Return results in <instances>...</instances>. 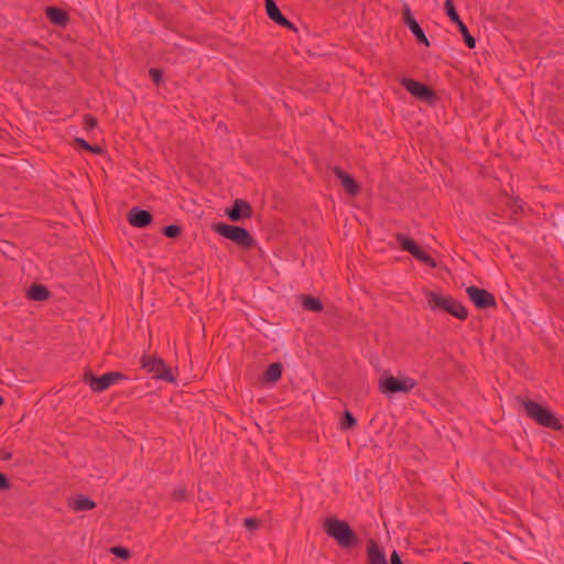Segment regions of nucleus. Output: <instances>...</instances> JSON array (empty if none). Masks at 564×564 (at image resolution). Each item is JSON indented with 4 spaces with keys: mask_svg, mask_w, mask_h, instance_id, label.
Listing matches in <instances>:
<instances>
[{
    "mask_svg": "<svg viewBox=\"0 0 564 564\" xmlns=\"http://www.w3.org/2000/svg\"><path fill=\"white\" fill-rule=\"evenodd\" d=\"M425 300L431 311L446 312L460 321H465L468 317L467 308L452 296H446L440 292L426 291Z\"/></svg>",
    "mask_w": 564,
    "mask_h": 564,
    "instance_id": "f257e3e1",
    "label": "nucleus"
},
{
    "mask_svg": "<svg viewBox=\"0 0 564 564\" xmlns=\"http://www.w3.org/2000/svg\"><path fill=\"white\" fill-rule=\"evenodd\" d=\"M324 530L326 534L336 540L341 547H351L357 542L355 532L344 520L328 518L325 520Z\"/></svg>",
    "mask_w": 564,
    "mask_h": 564,
    "instance_id": "f03ea898",
    "label": "nucleus"
},
{
    "mask_svg": "<svg viewBox=\"0 0 564 564\" xmlns=\"http://www.w3.org/2000/svg\"><path fill=\"white\" fill-rule=\"evenodd\" d=\"M213 230L219 236L235 242L242 249L248 250L256 245V240L251 234L242 227L228 225L225 223H217L213 225Z\"/></svg>",
    "mask_w": 564,
    "mask_h": 564,
    "instance_id": "7ed1b4c3",
    "label": "nucleus"
},
{
    "mask_svg": "<svg viewBox=\"0 0 564 564\" xmlns=\"http://www.w3.org/2000/svg\"><path fill=\"white\" fill-rule=\"evenodd\" d=\"M522 404L527 415L535 421L539 425L552 429L554 431L562 430L563 426L560 420L547 408L531 400H523Z\"/></svg>",
    "mask_w": 564,
    "mask_h": 564,
    "instance_id": "20e7f679",
    "label": "nucleus"
},
{
    "mask_svg": "<svg viewBox=\"0 0 564 564\" xmlns=\"http://www.w3.org/2000/svg\"><path fill=\"white\" fill-rule=\"evenodd\" d=\"M378 386L381 393L390 395L394 393H408L417 386V382L408 376L394 377L392 375H383L379 379Z\"/></svg>",
    "mask_w": 564,
    "mask_h": 564,
    "instance_id": "39448f33",
    "label": "nucleus"
},
{
    "mask_svg": "<svg viewBox=\"0 0 564 564\" xmlns=\"http://www.w3.org/2000/svg\"><path fill=\"white\" fill-rule=\"evenodd\" d=\"M126 379V376L119 371H110L100 377L94 376L91 372H85L84 382L94 391L102 392L109 387L116 384L120 380Z\"/></svg>",
    "mask_w": 564,
    "mask_h": 564,
    "instance_id": "423d86ee",
    "label": "nucleus"
},
{
    "mask_svg": "<svg viewBox=\"0 0 564 564\" xmlns=\"http://www.w3.org/2000/svg\"><path fill=\"white\" fill-rule=\"evenodd\" d=\"M395 239L402 250L408 251L415 259H417L419 261L423 262L424 264H426L431 268L436 267L435 260L430 254H427L424 250H422L421 247L417 246L413 239H411L410 237H408L403 234H398L395 236Z\"/></svg>",
    "mask_w": 564,
    "mask_h": 564,
    "instance_id": "0eeeda50",
    "label": "nucleus"
},
{
    "mask_svg": "<svg viewBox=\"0 0 564 564\" xmlns=\"http://www.w3.org/2000/svg\"><path fill=\"white\" fill-rule=\"evenodd\" d=\"M395 239L402 250L408 251L415 259H417L419 261L423 262L424 264H426L431 268L436 267L435 260L430 254H427L424 250H422L421 247L417 246L413 239H411L410 237H408L403 234H398L395 236Z\"/></svg>",
    "mask_w": 564,
    "mask_h": 564,
    "instance_id": "6e6552de",
    "label": "nucleus"
},
{
    "mask_svg": "<svg viewBox=\"0 0 564 564\" xmlns=\"http://www.w3.org/2000/svg\"><path fill=\"white\" fill-rule=\"evenodd\" d=\"M468 299L479 310L495 308L497 301L495 295L485 289H480L474 285L466 288Z\"/></svg>",
    "mask_w": 564,
    "mask_h": 564,
    "instance_id": "1a4fd4ad",
    "label": "nucleus"
},
{
    "mask_svg": "<svg viewBox=\"0 0 564 564\" xmlns=\"http://www.w3.org/2000/svg\"><path fill=\"white\" fill-rule=\"evenodd\" d=\"M141 365L144 369L153 373V376L159 379H163L170 382H173L175 380L171 369L160 358L143 356L141 359Z\"/></svg>",
    "mask_w": 564,
    "mask_h": 564,
    "instance_id": "9d476101",
    "label": "nucleus"
},
{
    "mask_svg": "<svg viewBox=\"0 0 564 564\" xmlns=\"http://www.w3.org/2000/svg\"><path fill=\"white\" fill-rule=\"evenodd\" d=\"M402 86L420 100H431L435 97L434 91L426 85L410 78L401 80Z\"/></svg>",
    "mask_w": 564,
    "mask_h": 564,
    "instance_id": "9b49d317",
    "label": "nucleus"
},
{
    "mask_svg": "<svg viewBox=\"0 0 564 564\" xmlns=\"http://www.w3.org/2000/svg\"><path fill=\"white\" fill-rule=\"evenodd\" d=\"M226 215L230 220L239 221L241 219L251 218L252 208L247 200L236 199L232 207L226 212Z\"/></svg>",
    "mask_w": 564,
    "mask_h": 564,
    "instance_id": "f8f14e48",
    "label": "nucleus"
},
{
    "mask_svg": "<svg viewBox=\"0 0 564 564\" xmlns=\"http://www.w3.org/2000/svg\"><path fill=\"white\" fill-rule=\"evenodd\" d=\"M403 21L411 30V32L415 35L416 41L419 43L424 44L425 46H430L429 39L424 34L422 28L419 25L414 17L412 15L411 10L408 6H405L403 10Z\"/></svg>",
    "mask_w": 564,
    "mask_h": 564,
    "instance_id": "ddd939ff",
    "label": "nucleus"
},
{
    "mask_svg": "<svg viewBox=\"0 0 564 564\" xmlns=\"http://www.w3.org/2000/svg\"><path fill=\"white\" fill-rule=\"evenodd\" d=\"M265 10L268 17L276 24L284 26L291 31H296L295 25L280 12L278 6L273 0H265Z\"/></svg>",
    "mask_w": 564,
    "mask_h": 564,
    "instance_id": "4468645a",
    "label": "nucleus"
},
{
    "mask_svg": "<svg viewBox=\"0 0 564 564\" xmlns=\"http://www.w3.org/2000/svg\"><path fill=\"white\" fill-rule=\"evenodd\" d=\"M333 173L337 176V178L340 181V184L343 185L344 189L352 197H355L359 191L360 186L358 183L354 180V177L346 172H344L340 167L335 166L333 167Z\"/></svg>",
    "mask_w": 564,
    "mask_h": 564,
    "instance_id": "2eb2a0df",
    "label": "nucleus"
},
{
    "mask_svg": "<svg viewBox=\"0 0 564 564\" xmlns=\"http://www.w3.org/2000/svg\"><path fill=\"white\" fill-rule=\"evenodd\" d=\"M129 224L137 228H144L152 221V215L148 210L132 208L128 216Z\"/></svg>",
    "mask_w": 564,
    "mask_h": 564,
    "instance_id": "dca6fc26",
    "label": "nucleus"
},
{
    "mask_svg": "<svg viewBox=\"0 0 564 564\" xmlns=\"http://www.w3.org/2000/svg\"><path fill=\"white\" fill-rule=\"evenodd\" d=\"M367 560L368 564H388L383 550L375 540L367 542Z\"/></svg>",
    "mask_w": 564,
    "mask_h": 564,
    "instance_id": "f3484780",
    "label": "nucleus"
},
{
    "mask_svg": "<svg viewBox=\"0 0 564 564\" xmlns=\"http://www.w3.org/2000/svg\"><path fill=\"white\" fill-rule=\"evenodd\" d=\"M46 15L50 21L56 25L64 26L68 21L67 13L56 7H48L46 9Z\"/></svg>",
    "mask_w": 564,
    "mask_h": 564,
    "instance_id": "a211bd4d",
    "label": "nucleus"
},
{
    "mask_svg": "<svg viewBox=\"0 0 564 564\" xmlns=\"http://www.w3.org/2000/svg\"><path fill=\"white\" fill-rule=\"evenodd\" d=\"M28 297L32 301H45L50 297V291L45 285L32 284L28 290Z\"/></svg>",
    "mask_w": 564,
    "mask_h": 564,
    "instance_id": "6ab92c4d",
    "label": "nucleus"
},
{
    "mask_svg": "<svg viewBox=\"0 0 564 564\" xmlns=\"http://www.w3.org/2000/svg\"><path fill=\"white\" fill-rule=\"evenodd\" d=\"M69 507L74 511H87L94 509L96 503L90 498L79 495L69 502Z\"/></svg>",
    "mask_w": 564,
    "mask_h": 564,
    "instance_id": "aec40b11",
    "label": "nucleus"
},
{
    "mask_svg": "<svg viewBox=\"0 0 564 564\" xmlns=\"http://www.w3.org/2000/svg\"><path fill=\"white\" fill-rule=\"evenodd\" d=\"M282 369L283 367L281 364H271L264 373V380L271 383L276 382L282 376Z\"/></svg>",
    "mask_w": 564,
    "mask_h": 564,
    "instance_id": "412c9836",
    "label": "nucleus"
},
{
    "mask_svg": "<svg viewBox=\"0 0 564 564\" xmlns=\"http://www.w3.org/2000/svg\"><path fill=\"white\" fill-rule=\"evenodd\" d=\"M302 305L305 310L311 312H321L323 310V303L317 297L310 295L302 296Z\"/></svg>",
    "mask_w": 564,
    "mask_h": 564,
    "instance_id": "4be33fe9",
    "label": "nucleus"
},
{
    "mask_svg": "<svg viewBox=\"0 0 564 564\" xmlns=\"http://www.w3.org/2000/svg\"><path fill=\"white\" fill-rule=\"evenodd\" d=\"M444 7H445V11H446V14L448 15V18L456 24H462L463 21L460 20L456 9H455V6H454V2L453 0H445V3H444Z\"/></svg>",
    "mask_w": 564,
    "mask_h": 564,
    "instance_id": "5701e85b",
    "label": "nucleus"
},
{
    "mask_svg": "<svg viewBox=\"0 0 564 564\" xmlns=\"http://www.w3.org/2000/svg\"><path fill=\"white\" fill-rule=\"evenodd\" d=\"M510 217H517L522 213V204L519 198L506 197Z\"/></svg>",
    "mask_w": 564,
    "mask_h": 564,
    "instance_id": "b1692460",
    "label": "nucleus"
},
{
    "mask_svg": "<svg viewBox=\"0 0 564 564\" xmlns=\"http://www.w3.org/2000/svg\"><path fill=\"white\" fill-rule=\"evenodd\" d=\"M458 30L459 32L462 33L463 37H464V41L466 43V45L469 47V48H474L475 45H476V41L475 39L470 35L467 26L465 25V23L463 22L462 24H458Z\"/></svg>",
    "mask_w": 564,
    "mask_h": 564,
    "instance_id": "393cba45",
    "label": "nucleus"
},
{
    "mask_svg": "<svg viewBox=\"0 0 564 564\" xmlns=\"http://www.w3.org/2000/svg\"><path fill=\"white\" fill-rule=\"evenodd\" d=\"M187 498L186 487L180 485L172 491V499L175 501H183Z\"/></svg>",
    "mask_w": 564,
    "mask_h": 564,
    "instance_id": "a878e982",
    "label": "nucleus"
},
{
    "mask_svg": "<svg viewBox=\"0 0 564 564\" xmlns=\"http://www.w3.org/2000/svg\"><path fill=\"white\" fill-rule=\"evenodd\" d=\"M163 234L169 238H175L181 234V228L176 225H169L163 228Z\"/></svg>",
    "mask_w": 564,
    "mask_h": 564,
    "instance_id": "bb28decb",
    "label": "nucleus"
},
{
    "mask_svg": "<svg viewBox=\"0 0 564 564\" xmlns=\"http://www.w3.org/2000/svg\"><path fill=\"white\" fill-rule=\"evenodd\" d=\"M83 123L85 130H91L97 127V119L94 116L87 113L84 116Z\"/></svg>",
    "mask_w": 564,
    "mask_h": 564,
    "instance_id": "cd10ccee",
    "label": "nucleus"
},
{
    "mask_svg": "<svg viewBox=\"0 0 564 564\" xmlns=\"http://www.w3.org/2000/svg\"><path fill=\"white\" fill-rule=\"evenodd\" d=\"M110 552L122 560H128L130 557L129 550L121 546L111 547Z\"/></svg>",
    "mask_w": 564,
    "mask_h": 564,
    "instance_id": "c85d7f7f",
    "label": "nucleus"
},
{
    "mask_svg": "<svg viewBox=\"0 0 564 564\" xmlns=\"http://www.w3.org/2000/svg\"><path fill=\"white\" fill-rule=\"evenodd\" d=\"M357 423L356 419L354 417V415L346 411L345 412V419L344 421L341 422V427L343 429H351L352 426H355Z\"/></svg>",
    "mask_w": 564,
    "mask_h": 564,
    "instance_id": "c756f323",
    "label": "nucleus"
},
{
    "mask_svg": "<svg viewBox=\"0 0 564 564\" xmlns=\"http://www.w3.org/2000/svg\"><path fill=\"white\" fill-rule=\"evenodd\" d=\"M260 525V521L256 518H247L245 520V527L247 530L253 531L257 530Z\"/></svg>",
    "mask_w": 564,
    "mask_h": 564,
    "instance_id": "7c9ffc66",
    "label": "nucleus"
},
{
    "mask_svg": "<svg viewBox=\"0 0 564 564\" xmlns=\"http://www.w3.org/2000/svg\"><path fill=\"white\" fill-rule=\"evenodd\" d=\"M150 76H151V79L156 84L159 85L162 80V73L160 69L158 68H151L150 72H149Z\"/></svg>",
    "mask_w": 564,
    "mask_h": 564,
    "instance_id": "2f4dec72",
    "label": "nucleus"
},
{
    "mask_svg": "<svg viewBox=\"0 0 564 564\" xmlns=\"http://www.w3.org/2000/svg\"><path fill=\"white\" fill-rule=\"evenodd\" d=\"M10 488L8 478L0 471V489L6 490Z\"/></svg>",
    "mask_w": 564,
    "mask_h": 564,
    "instance_id": "473e14b6",
    "label": "nucleus"
},
{
    "mask_svg": "<svg viewBox=\"0 0 564 564\" xmlns=\"http://www.w3.org/2000/svg\"><path fill=\"white\" fill-rule=\"evenodd\" d=\"M75 142L83 149L85 150H93V145H90L86 140L82 139V138H76L75 139Z\"/></svg>",
    "mask_w": 564,
    "mask_h": 564,
    "instance_id": "72a5a7b5",
    "label": "nucleus"
},
{
    "mask_svg": "<svg viewBox=\"0 0 564 564\" xmlns=\"http://www.w3.org/2000/svg\"><path fill=\"white\" fill-rule=\"evenodd\" d=\"M390 563L391 564H403L397 551L392 552V554L390 556Z\"/></svg>",
    "mask_w": 564,
    "mask_h": 564,
    "instance_id": "f704fd0d",
    "label": "nucleus"
},
{
    "mask_svg": "<svg viewBox=\"0 0 564 564\" xmlns=\"http://www.w3.org/2000/svg\"><path fill=\"white\" fill-rule=\"evenodd\" d=\"M89 152L100 153V148L98 145L93 147V150H88Z\"/></svg>",
    "mask_w": 564,
    "mask_h": 564,
    "instance_id": "c9c22d12",
    "label": "nucleus"
},
{
    "mask_svg": "<svg viewBox=\"0 0 564 564\" xmlns=\"http://www.w3.org/2000/svg\"><path fill=\"white\" fill-rule=\"evenodd\" d=\"M10 456H11L10 454H4V455H3V458H4V459H8V458H10Z\"/></svg>",
    "mask_w": 564,
    "mask_h": 564,
    "instance_id": "e433bc0d",
    "label": "nucleus"
},
{
    "mask_svg": "<svg viewBox=\"0 0 564 564\" xmlns=\"http://www.w3.org/2000/svg\"><path fill=\"white\" fill-rule=\"evenodd\" d=\"M4 402V399L0 395V405H2Z\"/></svg>",
    "mask_w": 564,
    "mask_h": 564,
    "instance_id": "4c0bfd02",
    "label": "nucleus"
}]
</instances>
